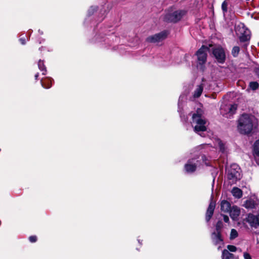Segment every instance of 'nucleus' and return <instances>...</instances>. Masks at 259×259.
I'll list each match as a JSON object with an SVG mask.
<instances>
[{
    "instance_id": "nucleus-40",
    "label": "nucleus",
    "mask_w": 259,
    "mask_h": 259,
    "mask_svg": "<svg viewBox=\"0 0 259 259\" xmlns=\"http://www.w3.org/2000/svg\"><path fill=\"white\" fill-rule=\"evenodd\" d=\"M221 248V246L220 245L219 247H218V249H220Z\"/></svg>"
},
{
    "instance_id": "nucleus-33",
    "label": "nucleus",
    "mask_w": 259,
    "mask_h": 259,
    "mask_svg": "<svg viewBox=\"0 0 259 259\" xmlns=\"http://www.w3.org/2000/svg\"><path fill=\"white\" fill-rule=\"evenodd\" d=\"M243 256L244 259H251V257L247 252H244Z\"/></svg>"
},
{
    "instance_id": "nucleus-18",
    "label": "nucleus",
    "mask_w": 259,
    "mask_h": 259,
    "mask_svg": "<svg viewBox=\"0 0 259 259\" xmlns=\"http://www.w3.org/2000/svg\"><path fill=\"white\" fill-rule=\"evenodd\" d=\"M41 84L43 88L49 89L52 85V79L50 78H46L41 80Z\"/></svg>"
},
{
    "instance_id": "nucleus-1",
    "label": "nucleus",
    "mask_w": 259,
    "mask_h": 259,
    "mask_svg": "<svg viewBox=\"0 0 259 259\" xmlns=\"http://www.w3.org/2000/svg\"><path fill=\"white\" fill-rule=\"evenodd\" d=\"M254 116L248 114H243L238 120V130L242 134H249L253 129Z\"/></svg>"
},
{
    "instance_id": "nucleus-21",
    "label": "nucleus",
    "mask_w": 259,
    "mask_h": 259,
    "mask_svg": "<svg viewBox=\"0 0 259 259\" xmlns=\"http://www.w3.org/2000/svg\"><path fill=\"white\" fill-rule=\"evenodd\" d=\"M233 257V254L229 252L227 249H224L222 252V259H231Z\"/></svg>"
},
{
    "instance_id": "nucleus-15",
    "label": "nucleus",
    "mask_w": 259,
    "mask_h": 259,
    "mask_svg": "<svg viewBox=\"0 0 259 259\" xmlns=\"http://www.w3.org/2000/svg\"><path fill=\"white\" fill-rule=\"evenodd\" d=\"M232 208L231 204L227 200H224L221 203V209L224 212H229Z\"/></svg>"
},
{
    "instance_id": "nucleus-11",
    "label": "nucleus",
    "mask_w": 259,
    "mask_h": 259,
    "mask_svg": "<svg viewBox=\"0 0 259 259\" xmlns=\"http://www.w3.org/2000/svg\"><path fill=\"white\" fill-rule=\"evenodd\" d=\"M246 221L251 227L257 228L259 227V214H248Z\"/></svg>"
},
{
    "instance_id": "nucleus-36",
    "label": "nucleus",
    "mask_w": 259,
    "mask_h": 259,
    "mask_svg": "<svg viewBox=\"0 0 259 259\" xmlns=\"http://www.w3.org/2000/svg\"><path fill=\"white\" fill-rule=\"evenodd\" d=\"M256 74L257 75V76L259 77V69H256L255 71Z\"/></svg>"
},
{
    "instance_id": "nucleus-19",
    "label": "nucleus",
    "mask_w": 259,
    "mask_h": 259,
    "mask_svg": "<svg viewBox=\"0 0 259 259\" xmlns=\"http://www.w3.org/2000/svg\"><path fill=\"white\" fill-rule=\"evenodd\" d=\"M214 146L217 148H219L220 150L222 152H224L225 151V144L222 142V141L219 139H217L215 140L214 142Z\"/></svg>"
},
{
    "instance_id": "nucleus-10",
    "label": "nucleus",
    "mask_w": 259,
    "mask_h": 259,
    "mask_svg": "<svg viewBox=\"0 0 259 259\" xmlns=\"http://www.w3.org/2000/svg\"><path fill=\"white\" fill-rule=\"evenodd\" d=\"M167 35V31H163L160 33L148 37L146 38V41L152 43L159 42L166 38Z\"/></svg>"
},
{
    "instance_id": "nucleus-3",
    "label": "nucleus",
    "mask_w": 259,
    "mask_h": 259,
    "mask_svg": "<svg viewBox=\"0 0 259 259\" xmlns=\"http://www.w3.org/2000/svg\"><path fill=\"white\" fill-rule=\"evenodd\" d=\"M201 160L206 165H209L208 160L204 155L201 156V158L199 156H197V157L189 159L187 163L185 165L186 171L188 173L194 172L196 168L201 164Z\"/></svg>"
},
{
    "instance_id": "nucleus-7",
    "label": "nucleus",
    "mask_w": 259,
    "mask_h": 259,
    "mask_svg": "<svg viewBox=\"0 0 259 259\" xmlns=\"http://www.w3.org/2000/svg\"><path fill=\"white\" fill-rule=\"evenodd\" d=\"M212 53L217 62L223 64L226 60V55L225 49L220 46L212 49Z\"/></svg>"
},
{
    "instance_id": "nucleus-4",
    "label": "nucleus",
    "mask_w": 259,
    "mask_h": 259,
    "mask_svg": "<svg viewBox=\"0 0 259 259\" xmlns=\"http://www.w3.org/2000/svg\"><path fill=\"white\" fill-rule=\"evenodd\" d=\"M227 177L231 184L236 183L241 178V170L236 164H232L228 168Z\"/></svg>"
},
{
    "instance_id": "nucleus-5",
    "label": "nucleus",
    "mask_w": 259,
    "mask_h": 259,
    "mask_svg": "<svg viewBox=\"0 0 259 259\" xmlns=\"http://www.w3.org/2000/svg\"><path fill=\"white\" fill-rule=\"evenodd\" d=\"M235 31L241 42L249 40L250 38V31L245 27L243 24L240 23L237 25L235 27Z\"/></svg>"
},
{
    "instance_id": "nucleus-28",
    "label": "nucleus",
    "mask_w": 259,
    "mask_h": 259,
    "mask_svg": "<svg viewBox=\"0 0 259 259\" xmlns=\"http://www.w3.org/2000/svg\"><path fill=\"white\" fill-rule=\"evenodd\" d=\"M249 87L252 90H255L258 88V83L257 82H251Z\"/></svg>"
},
{
    "instance_id": "nucleus-35",
    "label": "nucleus",
    "mask_w": 259,
    "mask_h": 259,
    "mask_svg": "<svg viewBox=\"0 0 259 259\" xmlns=\"http://www.w3.org/2000/svg\"><path fill=\"white\" fill-rule=\"evenodd\" d=\"M19 40L22 45H25L26 44V40L25 38H20Z\"/></svg>"
},
{
    "instance_id": "nucleus-23",
    "label": "nucleus",
    "mask_w": 259,
    "mask_h": 259,
    "mask_svg": "<svg viewBox=\"0 0 259 259\" xmlns=\"http://www.w3.org/2000/svg\"><path fill=\"white\" fill-rule=\"evenodd\" d=\"M38 67L40 71H42V74L45 75L47 70L45 66L44 65V61L40 60L38 62Z\"/></svg>"
},
{
    "instance_id": "nucleus-25",
    "label": "nucleus",
    "mask_w": 259,
    "mask_h": 259,
    "mask_svg": "<svg viewBox=\"0 0 259 259\" xmlns=\"http://www.w3.org/2000/svg\"><path fill=\"white\" fill-rule=\"evenodd\" d=\"M228 4L226 1H224L222 4V9L224 15H225L228 11Z\"/></svg>"
},
{
    "instance_id": "nucleus-20",
    "label": "nucleus",
    "mask_w": 259,
    "mask_h": 259,
    "mask_svg": "<svg viewBox=\"0 0 259 259\" xmlns=\"http://www.w3.org/2000/svg\"><path fill=\"white\" fill-rule=\"evenodd\" d=\"M203 90V84L197 85L194 92V98H198L200 96Z\"/></svg>"
},
{
    "instance_id": "nucleus-26",
    "label": "nucleus",
    "mask_w": 259,
    "mask_h": 259,
    "mask_svg": "<svg viewBox=\"0 0 259 259\" xmlns=\"http://www.w3.org/2000/svg\"><path fill=\"white\" fill-rule=\"evenodd\" d=\"M239 51L240 48L239 47H234L232 51V54L234 57H236L238 55Z\"/></svg>"
},
{
    "instance_id": "nucleus-34",
    "label": "nucleus",
    "mask_w": 259,
    "mask_h": 259,
    "mask_svg": "<svg viewBox=\"0 0 259 259\" xmlns=\"http://www.w3.org/2000/svg\"><path fill=\"white\" fill-rule=\"evenodd\" d=\"M223 219L225 222L228 223L229 222V218L228 216L226 215H223Z\"/></svg>"
},
{
    "instance_id": "nucleus-29",
    "label": "nucleus",
    "mask_w": 259,
    "mask_h": 259,
    "mask_svg": "<svg viewBox=\"0 0 259 259\" xmlns=\"http://www.w3.org/2000/svg\"><path fill=\"white\" fill-rule=\"evenodd\" d=\"M223 226L222 222L220 221H218L216 225V231L217 232H221V229Z\"/></svg>"
},
{
    "instance_id": "nucleus-30",
    "label": "nucleus",
    "mask_w": 259,
    "mask_h": 259,
    "mask_svg": "<svg viewBox=\"0 0 259 259\" xmlns=\"http://www.w3.org/2000/svg\"><path fill=\"white\" fill-rule=\"evenodd\" d=\"M97 9V7L92 6L88 10V13L89 15H92L93 13L96 11Z\"/></svg>"
},
{
    "instance_id": "nucleus-32",
    "label": "nucleus",
    "mask_w": 259,
    "mask_h": 259,
    "mask_svg": "<svg viewBox=\"0 0 259 259\" xmlns=\"http://www.w3.org/2000/svg\"><path fill=\"white\" fill-rule=\"evenodd\" d=\"M29 240L32 243L35 242L37 240V237L36 236H31L29 238Z\"/></svg>"
},
{
    "instance_id": "nucleus-8",
    "label": "nucleus",
    "mask_w": 259,
    "mask_h": 259,
    "mask_svg": "<svg viewBox=\"0 0 259 259\" xmlns=\"http://www.w3.org/2000/svg\"><path fill=\"white\" fill-rule=\"evenodd\" d=\"M185 12L183 10L176 11L172 13H167L164 16V20L167 22H177L185 15Z\"/></svg>"
},
{
    "instance_id": "nucleus-2",
    "label": "nucleus",
    "mask_w": 259,
    "mask_h": 259,
    "mask_svg": "<svg viewBox=\"0 0 259 259\" xmlns=\"http://www.w3.org/2000/svg\"><path fill=\"white\" fill-rule=\"evenodd\" d=\"M202 111L200 109L197 110V113L193 114L191 124L194 127V131L197 133L206 130L207 122L201 115Z\"/></svg>"
},
{
    "instance_id": "nucleus-9",
    "label": "nucleus",
    "mask_w": 259,
    "mask_h": 259,
    "mask_svg": "<svg viewBox=\"0 0 259 259\" xmlns=\"http://www.w3.org/2000/svg\"><path fill=\"white\" fill-rule=\"evenodd\" d=\"M237 108L236 104L231 105H224L221 107V113L224 116L226 115L227 117H230L235 112Z\"/></svg>"
},
{
    "instance_id": "nucleus-31",
    "label": "nucleus",
    "mask_w": 259,
    "mask_h": 259,
    "mask_svg": "<svg viewBox=\"0 0 259 259\" xmlns=\"http://www.w3.org/2000/svg\"><path fill=\"white\" fill-rule=\"evenodd\" d=\"M227 248L229 251L232 252H235L237 250V248L236 246L231 245H228L227 246Z\"/></svg>"
},
{
    "instance_id": "nucleus-13",
    "label": "nucleus",
    "mask_w": 259,
    "mask_h": 259,
    "mask_svg": "<svg viewBox=\"0 0 259 259\" xmlns=\"http://www.w3.org/2000/svg\"><path fill=\"white\" fill-rule=\"evenodd\" d=\"M214 208L215 204L212 202H210L206 212L205 219L206 222H208L210 220L213 215Z\"/></svg>"
},
{
    "instance_id": "nucleus-41",
    "label": "nucleus",
    "mask_w": 259,
    "mask_h": 259,
    "mask_svg": "<svg viewBox=\"0 0 259 259\" xmlns=\"http://www.w3.org/2000/svg\"><path fill=\"white\" fill-rule=\"evenodd\" d=\"M39 32H40V34H42V32H40V30H39Z\"/></svg>"
},
{
    "instance_id": "nucleus-16",
    "label": "nucleus",
    "mask_w": 259,
    "mask_h": 259,
    "mask_svg": "<svg viewBox=\"0 0 259 259\" xmlns=\"http://www.w3.org/2000/svg\"><path fill=\"white\" fill-rule=\"evenodd\" d=\"M256 205V203L253 199H249L244 202L243 206L246 208L252 209L255 208Z\"/></svg>"
},
{
    "instance_id": "nucleus-24",
    "label": "nucleus",
    "mask_w": 259,
    "mask_h": 259,
    "mask_svg": "<svg viewBox=\"0 0 259 259\" xmlns=\"http://www.w3.org/2000/svg\"><path fill=\"white\" fill-rule=\"evenodd\" d=\"M186 99V97L184 95H181L179 97V101H178V111L179 112H181V106L182 105V103L183 100Z\"/></svg>"
},
{
    "instance_id": "nucleus-22",
    "label": "nucleus",
    "mask_w": 259,
    "mask_h": 259,
    "mask_svg": "<svg viewBox=\"0 0 259 259\" xmlns=\"http://www.w3.org/2000/svg\"><path fill=\"white\" fill-rule=\"evenodd\" d=\"M253 152L254 155L259 157V139L256 140L253 145Z\"/></svg>"
},
{
    "instance_id": "nucleus-38",
    "label": "nucleus",
    "mask_w": 259,
    "mask_h": 259,
    "mask_svg": "<svg viewBox=\"0 0 259 259\" xmlns=\"http://www.w3.org/2000/svg\"><path fill=\"white\" fill-rule=\"evenodd\" d=\"M180 117H181V118L182 119L183 118V117H182V114H180Z\"/></svg>"
},
{
    "instance_id": "nucleus-12",
    "label": "nucleus",
    "mask_w": 259,
    "mask_h": 259,
    "mask_svg": "<svg viewBox=\"0 0 259 259\" xmlns=\"http://www.w3.org/2000/svg\"><path fill=\"white\" fill-rule=\"evenodd\" d=\"M211 239L215 245L222 244L223 239L221 236V232H213L211 234Z\"/></svg>"
},
{
    "instance_id": "nucleus-6",
    "label": "nucleus",
    "mask_w": 259,
    "mask_h": 259,
    "mask_svg": "<svg viewBox=\"0 0 259 259\" xmlns=\"http://www.w3.org/2000/svg\"><path fill=\"white\" fill-rule=\"evenodd\" d=\"M208 50L207 47L202 46L196 53L197 56V65L200 66L201 69H203V66L206 62Z\"/></svg>"
},
{
    "instance_id": "nucleus-14",
    "label": "nucleus",
    "mask_w": 259,
    "mask_h": 259,
    "mask_svg": "<svg viewBox=\"0 0 259 259\" xmlns=\"http://www.w3.org/2000/svg\"><path fill=\"white\" fill-rule=\"evenodd\" d=\"M231 218L235 220L237 219L240 213V209L236 206H233L231 208V210L229 212Z\"/></svg>"
},
{
    "instance_id": "nucleus-27",
    "label": "nucleus",
    "mask_w": 259,
    "mask_h": 259,
    "mask_svg": "<svg viewBox=\"0 0 259 259\" xmlns=\"http://www.w3.org/2000/svg\"><path fill=\"white\" fill-rule=\"evenodd\" d=\"M237 236H238L237 231L235 229H232L231 230V233H230V239H231V240L234 239L236 238Z\"/></svg>"
},
{
    "instance_id": "nucleus-39",
    "label": "nucleus",
    "mask_w": 259,
    "mask_h": 259,
    "mask_svg": "<svg viewBox=\"0 0 259 259\" xmlns=\"http://www.w3.org/2000/svg\"><path fill=\"white\" fill-rule=\"evenodd\" d=\"M138 242L140 244H141V242H140V240H138Z\"/></svg>"
},
{
    "instance_id": "nucleus-17",
    "label": "nucleus",
    "mask_w": 259,
    "mask_h": 259,
    "mask_svg": "<svg viewBox=\"0 0 259 259\" xmlns=\"http://www.w3.org/2000/svg\"><path fill=\"white\" fill-rule=\"evenodd\" d=\"M231 193L233 196L236 198H240L242 196V190L237 187H234Z\"/></svg>"
},
{
    "instance_id": "nucleus-37",
    "label": "nucleus",
    "mask_w": 259,
    "mask_h": 259,
    "mask_svg": "<svg viewBox=\"0 0 259 259\" xmlns=\"http://www.w3.org/2000/svg\"><path fill=\"white\" fill-rule=\"evenodd\" d=\"M38 76V73H37L35 75V79H37Z\"/></svg>"
}]
</instances>
